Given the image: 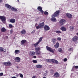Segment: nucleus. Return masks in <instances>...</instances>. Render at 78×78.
Returning a JSON list of instances; mask_svg holds the SVG:
<instances>
[{
    "mask_svg": "<svg viewBox=\"0 0 78 78\" xmlns=\"http://www.w3.org/2000/svg\"><path fill=\"white\" fill-rule=\"evenodd\" d=\"M5 6L6 8H9V9H11L12 11H15L16 12H17V9H16L11 7V6L9 4H6L5 5Z\"/></svg>",
    "mask_w": 78,
    "mask_h": 78,
    "instance_id": "nucleus-1",
    "label": "nucleus"
},
{
    "mask_svg": "<svg viewBox=\"0 0 78 78\" xmlns=\"http://www.w3.org/2000/svg\"><path fill=\"white\" fill-rule=\"evenodd\" d=\"M44 25V22H43L42 23H40L38 26H36V28L37 30H38V29H39V28H43Z\"/></svg>",
    "mask_w": 78,
    "mask_h": 78,
    "instance_id": "nucleus-2",
    "label": "nucleus"
},
{
    "mask_svg": "<svg viewBox=\"0 0 78 78\" xmlns=\"http://www.w3.org/2000/svg\"><path fill=\"white\" fill-rule=\"evenodd\" d=\"M0 19L2 21V23H6V17L3 16H0Z\"/></svg>",
    "mask_w": 78,
    "mask_h": 78,
    "instance_id": "nucleus-3",
    "label": "nucleus"
},
{
    "mask_svg": "<svg viewBox=\"0 0 78 78\" xmlns=\"http://www.w3.org/2000/svg\"><path fill=\"white\" fill-rule=\"evenodd\" d=\"M59 12H60V11L59 10L57 11L56 12L54 13L53 16L55 17H58V16H59Z\"/></svg>",
    "mask_w": 78,
    "mask_h": 78,
    "instance_id": "nucleus-4",
    "label": "nucleus"
},
{
    "mask_svg": "<svg viewBox=\"0 0 78 78\" xmlns=\"http://www.w3.org/2000/svg\"><path fill=\"white\" fill-rule=\"evenodd\" d=\"M3 65L4 66H11V62H4L3 63Z\"/></svg>",
    "mask_w": 78,
    "mask_h": 78,
    "instance_id": "nucleus-5",
    "label": "nucleus"
},
{
    "mask_svg": "<svg viewBox=\"0 0 78 78\" xmlns=\"http://www.w3.org/2000/svg\"><path fill=\"white\" fill-rule=\"evenodd\" d=\"M46 48L48 50L50 51V52H51L52 53H54V51H53V50L51 48L49 47L48 46H46Z\"/></svg>",
    "mask_w": 78,
    "mask_h": 78,
    "instance_id": "nucleus-6",
    "label": "nucleus"
},
{
    "mask_svg": "<svg viewBox=\"0 0 78 78\" xmlns=\"http://www.w3.org/2000/svg\"><path fill=\"white\" fill-rule=\"evenodd\" d=\"M44 29L45 31H48L50 30V27L48 26L45 25L44 27Z\"/></svg>",
    "mask_w": 78,
    "mask_h": 78,
    "instance_id": "nucleus-7",
    "label": "nucleus"
},
{
    "mask_svg": "<svg viewBox=\"0 0 78 78\" xmlns=\"http://www.w3.org/2000/svg\"><path fill=\"white\" fill-rule=\"evenodd\" d=\"M15 61L16 62H20V58L19 57H16L15 58Z\"/></svg>",
    "mask_w": 78,
    "mask_h": 78,
    "instance_id": "nucleus-8",
    "label": "nucleus"
},
{
    "mask_svg": "<svg viewBox=\"0 0 78 78\" xmlns=\"http://www.w3.org/2000/svg\"><path fill=\"white\" fill-rule=\"evenodd\" d=\"M66 16L69 19H71V18H72V15L70 13L66 14Z\"/></svg>",
    "mask_w": 78,
    "mask_h": 78,
    "instance_id": "nucleus-9",
    "label": "nucleus"
},
{
    "mask_svg": "<svg viewBox=\"0 0 78 78\" xmlns=\"http://www.w3.org/2000/svg\"><path fill=\"white\" fill-rule=\"evenodd\" d=\"M37 9L38 11H40V12H41L42 14L44 13V11L42 10V9L41 7H38L37 8Z\"/></svg>",
    "mask_w": 78,
    "mask_h": 78,
    "instance_id": "nucleus-10",
    "label": "nucleus"
},
{
    "mask_svg": "<svg viewBox=\"0 0 78 78\" xmlns=\"http://www.w3.org/2000/svg\"><path fill=\"white\" fill-rule=\"evenodd\" d=\"M59 43L58 42L56 43V44L54 45V47H55V48H59Z\"/></svg>",
    "mask_w": 78,
    "mask_h": 78,
    "instance_id": "nucleus-11",
    "label": "nucleus"
},
{
    "mask_svg": "<svg viewBox=\"0 0 78 78\" xmlns=\"http://www.w3.org/2000/svg\"><path fill=\"white\" fill-rule=\"evenodd\" d=\"M60 23L61 25H63L65 23V20L64 19L61 20L60 21Z\"/></svg>",
    "mask_w": 78,
    "mask_h": 78,
    "instance_id": "nucleus-12",
    "label": "nucleus"
},
{
    "mask_svg": "<svg viewBox=\"0 0 78 78\" xmlns=\"http://www.w3.org/2000/svg\"><path fill=\"white\" fill-rule=\"evenodd\" d=\"M51 62H53V63H55V64H58V62L57 60L54 59H51Z\"/></svg>",
    "mask_w": 78,
    "mask_h": 78,
    "instance_id": "nucleus-13",
    "label": "nucleus"
},
{
    "mask_svg": "<svg viewBox=\"0 0 78 78\" xmlns=\"http://www.w3.org/2000/svg\"><path fill=\"white\" fill-rule=\"evenodd\" d=\"M10 22L14 23L16 22V20L14 19H12L9 20Z\"/></svg>",
    "mask_w": 78,
    "mask_h": 78,
    "instance_id": "nucleus-14",
    "label": "nucleus"
},
{
    "mask_svg": "<svg viewBox=\"0 0 78 78\" xmlns=\"http://www.w3.org/2000/svg\"><path fill=\"white\" fill-rule=\"evenodd\" d=\"M29 54L30 56H34L35 55V52L34 51H30Z\"/></svg>",
    "mask_w": 78,
    "mask_h": 78,
    "instance_id": "nucleus-15",
    "label": "nucleus"
},
{
    "mask_svg": "<svg viewBox=\"0 0 78 78\" xmlns=\"http://www.w3.org/2000/svg\"><path fill=\"white\" fill-rule=\"evenodd\" d=\"M55 17L53 16L51 18V21L52 22H56V18H55Z\"/></svg>",
    "mask_w": 78,
    "mask_h": 78,
    "instance_id": "nucleus-16",
    "label": "nucleus"
},
{
    "mask_svg": "<svg viewBox=\"0 0 78 78\" xmlns=\"http://www.w3.org/2000/svg\"><path fill=\"white\" fill-rule=\"evenodd\" d=\"M78 39V37L76 36H75L73 38V41L74 42H75V41H76Z\"/></svg>",
    "mask_w": 78,
    "mask_h": 78,
    "instance_id": "nucleus-17",
    "label": "nucleus"
},
{
    "mask_svg": "<svg viewBox=\"0 0 78 78\" xmlns=\"http://www.w3.org/2000/svg\"><path fill=\"white\" fill-rule=\"evenodd\" d=\"M60 29L61 30H62V31H66V30H67L66 28L64 27H61Z\"/></svg>",
    "mask_w": 78,
    "mask_h": 78,
    "instance_id": "nucleus-18",
    "label": "nucleus"
},
{
    "mask_svg": "<svg viewBox=\"0 0 78 78\" xmlns=\"http://www.w3.org/2000/svg\"><path fill=\"white\" fill-rule=\"evenodd\" d=\"M15 53L16 54H19L20 52V51L19 50H16L15 51Z\"/></svg>",
    "mask_w": 78,
    "mask_h": 78,
    "instance_id": "nucleus-19",
    "label": "nucleus"
},
{
    "mask_svg": "<svg viewBox=\"0 0 78 78\" xmlns=\"http://www.w3.org/2000/svg\"><path fill=\"white\" fill-rule=\"evenodd\" d=\"M36 67L37 68H38V69H41L42 67V66L41 65H36Z\"/></svg>",
    "mask_w": 78,
    "mask_h": 78,
    "instance_id": "nucleus-20",
    "label": "nucleus"
},
{
    "mask_svg": "<svg viewBox=\"0 0 78 78\" xmlns=\"http://www.w3.org/2000/svg\"><path fill=\"white\" fill-rule=\"evenodd\" d=\"M54 76L55 77H59V73H56L54 74Z\"/></svg>",
    "mask_w": 78,
    "mask_h": 78,
    "instance_id": "nucleus-21",
    "label": "nucleus"
},
{
    "mask_svg": "<svg viewBox=\"0 0 78 78\" xmlns=\"http://www.w3.org/2000/svg\"><path fill=\"white\" fill-rule=\"evenodd\" d=\"M27 41L25 40H22L21 41V45H23V44H24L25 43V42H26Z\"/></svg>",
    "mask_w": 78,
    "mask_h": 78,
    "instance_id": "nucleus-22",
    "label": "nucleus"
},
{
    "mask_svg": "<svg viewBox=\"0 0 78 78\" xmlns=\"http://www.w3.org/2000/svg\"><path fill=\"white\" fill-rule=\"evenodd\" d=\"M21 33L22 34H25L26 33V31L24 29L21 32Z\"/></svg>",
    "mask_w": 78,
    "mask_h": 78,
    "instance_id": "nucleus-23",
    "label": "nucleus"
},
{
    "mask_svg": "<svg viewBox=\"0 0 78 78\" xmlns=\"http://www.w3.org/2000/svg\"><path fill=\"white\" fill-rule=\"evenodd\" d=\"M35 48L36 51H38L40 50V48L39 47H35Z\"/></svg>",
    "mask_w": 78,
    "mask_h": 78,
    "instance_id": "nucleus-24",
    "label": "nucleus"
},
{
    "mask_svg": "<svg viewBox=\"0 0 78 78\" xmlns=\"http://www.w3.org/2000/svg\"><path fill=\"white\" fill-rule=\"evenodd\" d=\"M56 38H53L52 40V42H53V44H55L56 43Z\"/></svg>",
    "mask_w": 78,
    "mask_h": 78,
    "instance_id": "nucleus-25",
    "label": "nucleus"
},
{
    "mask_svg": "<svg viewBox=\"0 0 78 78\" xmlns=\"http://www.w3.org/2000/svg\"><path fill=\"white\" fill-rule=\"evenodd\" d=\"M4 49L2 47H0V51H4V52H5L6 51V49H5V51L3 50Z\"/></svg>",
    "mask_w": 78,
    "mask_h": 78,
    "instance_id": "nucleus-26",
    "label": "nucleus"
},
{
    "mask_svg": "<svg viewBox=\"0 0 78 78\" xmlns=\"http://www.w3.org/2000/svg\"><path fill=\"white\" fill-rule=\"evenodd\" d=\"M58 51H59V53H62V48H59L58 49Z\"/></svg>",
    "mask_w": 78,
    "mask_h": 78,
    "instance_id": "nucleus-27",
    "label": "nucleus"
},
{
    "mask_svg": "<svg viewBox=\"0 0 78 78\" xmlns=\"http://www.w3.org/2000/svg\"><path fill=\"white\" fill-rule=\"evenodd\" d=\"M1 31L2 32H5L6 31V29L4 27H3L1 29Z\"/></svg>",
    "mask_w": 78,
    "mask_h": 78,
    "instance_id": "nucleus-28",
    "label": "nucleus"
},
{
    "mask_svg": "<svg viewBox=\"0 0 78 78\" xmlns=\"http://www.w3.org/2000/svg\"><path fill=\"white\" fill-rule=\"evenodd\" d=\"M39 44V43L37 42L35 44H34V47H37V45H38V44Z\"/></svg>",
    "mask_w": 78,
    "mask_h": 78,
    "instance_id": "nucleus-29",
    "label": "nucleus"
},
{
    "mask_svg": "<svg viewBox=\"0 0 78 78\" xmlns=\"http://www.w3.org/2000/svg\"><path fill=\"white\" fill-rule=\"evenodd\" d=\"M42 37H41L40 38L39 40L37 42L39 43H40V42H41L42 41Z\"/></svg>",
    "mask_w": 78,
    "mask_h": 78,
    "instance_id": "nucleus-30",
    "label": "nucleus"
},
{
    "mask_svg": "<svg viewBox=\"0 0 78 78\" xmlns=\"http://www.w3.org/2000/svg\"><path fill=\"white\" fill-rule=\"evenodd\" d=\"M55 33H57L58 34H59L60 33H61V32L59 30H57L55 31Z\"/></svg>",
    "mask_w": 78,
    "mask_h": 78,
    "instance_id": "nucleus-31",
    "label": "nucleus"
},
{
    "mask_svg": "<svg viewBox=\"0 0 78 78\" xmlns=\"http://www.w3.org/2000/svg\"><path fill=\"white\" fill-rule=\"evenodd\" d=\"M74 28L75 27H74L73 26H71L70 27V30H74Z\"/></svg>",
    "mask_w": 78,
    "mask_h": 78,
    "instance_id": "nucleus-32",
    "label": "nucleus"
},
{
    "mask_svg": "<svg viewBox=\"0 0 78 78\" xmlns=\"http://www.w3.org/2000/svg\"><path fill=\"white\" fill-rule=\"evenodd\" d=\"M36 53L37 55H41V51H39L38 52V51H37L35 52Z\"/></svg>",
    "mask_w": 78,
    "mask_h": 78,
    "instance_id": "nucleus-33",
    "label": "nucleus"
},
{
    "mask_svg": "<svg viewBox=\"0 0 78 78\" xmlns=\"http://www.w3.org/2000/svg\"><path fill=\"white\" fill-rule=\"evenodd\" d=\"M20 77H21V78H23V75L20 73H19V74Z\"/></svg>",
    "mask_w": 78,
    "mask_h": 78,
    "instance_id": "nucleus-34",
    "label": "nucleus"
},
{
    "mask_svg": "<svg viewBox=\"0 0 78 78\" xmlns=\"http://www.w3.org/2000/svg\"><path fill=\"white\" fill-rule=\"evenodd\" d=\"M44 14H45L46 16H47V15H48V12L45 11V12H44Z\"/></svg>",
    "mask_w": 78,
    "mask_h": 78,
    "instance_id": "nucleus-35",
    "label": "nucleus"
},
{
    "mask_svg": "<svg viewBox=\"0 0 78 78\" xmlns=\"http://www.w3.org/2000/svg\"><path fill=\"white\" fill-rule=\"evenodd\" d=\"M46 61L47 62H51V59H48L46 60Z\"/></svg>",
    "mask_w": 78,
    "mask_h": 78,
    "instance_id": "nucleus-36",
    "label": "nucleus"
},
{
    "mask_svg": "<svg viewBox=\"0 0 78 78\" xmlns=\"http://www.w3.org/2000/svg\"><path fill=\"white\" fill-rule=\"evenodd\" d=\"M33 62L34 63H37V61L36 60H34L33 61Z\"/></svg>",
    "mask_w": 78,
    "mask_h": 78,
    "instance_id": "nucleus-37",
    "label": "nucleus"
},
{
    "mask_svg": "<svg viewBox=\"0 0 78 78\" xmlns=\"http://www.w3.org/2000/svg\"><path fill=\"white\" fill-rule=\"evenodd\" d=\"M9 28H12L13 27L12 24H9Z\"/></svg>",
    "mask_w": 78,
    "mask_h": 78,
    "instance_id": "nucleus-38",
    "label": "nucleus"
},
{
    "mask_svg": "<svg viewBox=\"0 0 78 78\" xmlns=\"http://www.w3.org/2000/svg\"><path fill=\"white\" fill-rule=\"evenodd\" d=\"M57 41H61V37H58L57 38Z\"/></svg>",
    "mask_w": 78,
    "mask_h": 78,
    "instance_id": "nucleus-39",
    "label": "nucleus"
},
{
    "mask_svg": "<svg viewBox=\"0 0 78 78\" xmlns=\"http://www.w3.org/2000/svg\"><path fill=\"white\" fill-rule=\"evenodd\" d=\"M74 67L76 69H78V66H74Z\"/></svg>",
    "mask_w": 78,
    "mask_h": 78,
    "instance_id": "nucleus-40",
    "label": "nucleus"
},
{
    "mask_svg": "<svg viewBox=\"0 0 78 78\" xmlns=\"http://www.w3.org/2000/svg\"><path fill=\"white\" fill-rule=\"evenodd\" d=\"M3 75V73H0V76H2Z\"/></svg>",
    "mask_w": 78,
    "mask_h": 78,
    "instance_id": "nucleus-41",
    "label": "nucleus"
},
{
    "mask_svg": "<svg viewBox=\"0 0 78 78\" xmlns=\"http://www.w3.org/2000/svg\"><path fill=\"white\" fill-rule=\"evenodd\" d=\"M67 59L66 58H65L64 59V62H66V61H67Z\"/></svg>",
    "mask_w": 78,
    "mask_h": 78,
    "instance_id": "nucleus-42",
    "label": "nucleus"
},
{
    "mask_svg": "<svg viewBox=\"0 0 78 78\" xmlns=\"http://www.w3.org/2000/svg\"><path fill=\"white\" fill-rule=\"evenodd\" d=\"M72 50H73V49L72 48H70L69 49V51H72Z\"/></svg>",
    "mask_w": 78,
    "mask_h": 78,
    "instance_id": "nucleus-43",
    "label": "nucleus"
},
{
    "mask_svg": "<svg viewBox=\"0 0 78 78\" xmlns=\"http://www.w3.org/2000/svg\"><path fill=\"white\" fill-rule=\"evenodd\" d=\"M34 32H35V31L34 30L32 31V34H33V33H34Z\"/></svg>",
    "mask_w": 78,
    "mask_h": 78,
    "instance_id": "nucleus-44",
    "label": "nucleus"
},
{
    "mask_svg": "<svg viewBox=\"0 0 78 78\" xmlns=\"http://www.w3.org/2000/svg\"><path fill=\"white\" fill-rule=\"evenodd\" d=\"M48 73V71H46V74H47V73Z\"/></svg>",
    "mask_w": 78,
    "mask_h": 78,
    "instance_id": "nucleus-45",
    "label": "nucleus"
},
{
    "mask_svg": "<svg viewBox=\"0 0 78 78\" xmlns=\"http://www.w3.org/2000/svg\"><path fill=\"white\" fill-rule=\"evenodd\" d=\"M10 34H12V30H11L10 31Z\"/></svg>",
    "mask_w": 78,
    "mask_h": 78,
    "instance_id": "nucleus-46",
    "label": "nucleus"
},
{
    "mask_svg": "<svg viewBox=\"0 0 78 78\" xmlns=\"http://www.w3.org/2000/svg\"><path fill=\"white\" fill-rule=\"evenodd\" d=\"M34 58H36V56L34 55L33 56Z\"/></svg>",
    "mask_w": 78,
    "mask_h": 78,
    "instance_id": "nucleus-47",
    "label": "nucleus"
},
{
    "mask_svg": "<svg viewBox=\"0 0 78 78\" xmlns=\"http://www.w3.org/2000/svg\"><path fill=\"white\" fill-rule=\"evenodd\" d=\"M36 78V76H34L32 77V78Z\"/></svg>",
    "mask_w": 78,
    "mask_h": 78,
    "instance_id": "nucleus-48",
    "label": "nucleus"
},
{
    "mask_svg": "<svg viewBox=\"0 0 78 78\" xmlns=\"http://www.w3.org/2000/svg\"><path fill=\"white\" fill-rule=\"evenodd\" d=\"M11 78H16V77L15 76L12 77Z\"/></svg>",
    "mask_w": 78,
    "mask_h": 78,
    "instance_id": "nucleus-49",
    "label": "nucleus"
},
{
    "mask_svg": "<svg viewBox=\"0 0 78 78\" xmlns=\"http://www.w3.org/2000/svg\"><path fill=\"white\" fill-rule=\"evenodd\" d=\"M76 1L77 3L78 4V0H76Z\"/></svg>",
    "mask_w": 78,
    "mask_h": 78,
    "instance_id": "nucleus-50",
    "label": "nucleus"
},
{
    "mask_svg": "<svg viewBox=\"0 0 78 78\" xmlns=\"http://www.w3.org/2000/svg\"><path fill=\"white\" fill-rule=\"evenodd\" d=\"M1 2H2V0H0V3H1Z\"/></svg>",
    "mask_w": 78,
    "mask_h": 78,
    "instance_id": "nucleus-51",
    "label": "nucleus"
},
{
    "mask_svg": "<svg viewBox=\"0 0 78 78\" xmlns=\"http://www.w3.org/2000/svg\"><path fill=\"white\" fill-rule=\"evenodd\" d=\"M51 71L53 73H54V71H53V70H52Z\"/></svg>",
    "mask_w": 78,
    "mask_h": 78,
    "instance_id": "nucleus-52",
    "label": "nucleus"
},
{
    "mask_svg": "<svg viewBox=\"0 0 78 78\" xmlns=\"http://www.w3.org/2000/svg\"><path fill=\"white\" fill-rule=\"evenodd\" d=\"M16 68H17V69H18L19 67L18 66H16Z\"/></svg>",
    "mask_w": 78,
    "mask_h": 78,
    "instance_id": "nucleus-53",
    "label": "nucleus"
},
{
    "mask_svg": "<svg viewBox=\"0 0 78 78\" xmlns=\"http://www.w3.org/2000/svg\"><path fill=\"white\" fill-rule=\"evenodd\" d=\"M43 78H47V77H43Z\"/></svg>",
    "mask_w": 78,
    "mask_h": 78,
    "instance_id": "nucleus-54",
    "label": "nucleus"
},
{
    "mask_svg": "<svg viewBox=\"0 0 78 78\" xmlns=\"http://www.w3.org/2000/svg\"><path fill=\"white\" fill-rule=\"evenodd\" d=\"M37 25V23H36V24H35L36 26V25Z\"/></svg>",
    "mask_w": 78,
    "mask_h": 78,
    "instance_id": "nucleus-55",
    "label": "nucleus"
},
{
    "mask_svg": "<svg viewBox=\"0 0 78 78\" xmlns=\"http://www.w3.org/2000/svg\"><path fill=\"white\" fill-rule=\"evenodd\" d=\"M77 35L78 36V33H77Z\"/></svg>",
    "mask_w": 78,
    "mask_h": 78,
    "instance_id": "nucleus-56",
    "label": "nucleus"
},
{
    "mask_svg": "<svg viewBox=\"0 0 78 78\" xmlns=\"http://www.w3.org/2000/svg\"><path fill=\"white\" fill-rule=\"evenodd\" d=\"M19 0H18V2H19Z\"/></svg>",
    "mask_w": 78,
    "mask_h": 78,
    "instance_id": "nucleus-57",
    "label": "nucleus"
}]
</instances>
